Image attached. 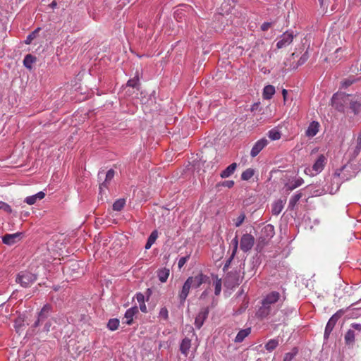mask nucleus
<instances>
[{"mask_svg":"<svg viewBox=\"0 0 361 361\" xmlns=\"http://www.w3.org/2000/svg\"><path fill=\"white\" fill-rule=\"evenodd\" d=\"M279 345V339L273 338L270 339L266 344L264 348L269 352L273 351Z\"/></svg>","mask_w":361,"mask_h":361,"instance_id":"27","label":"nucleus"},{"mask_svg":"<svg viewBox=\"0 0 361 361\" xmlns=\"http://www.w3.org/2000/svg\"><path fill=\"white\" fill-rule=\"evenodd\" d=\"M23 322V321L21 319V318L16 319L15 321L16 327L17 328L18 326H20L22 325Z\"/></svg>","mask_w":361,"mask_h":361,"instance_id":"54","label":"nucleus"},{"mask_svg":"<svg viewBox=\"0 0 361 361\" xmlns=\"http://www.w3.org/2000/svg\"><path fill=\"white\" fill-rule=\"evenodd\" d=\"M308 58V56H307V52L306 51L303 56L299 60V63L300 64H302L305 63V61Z\"/></svg>","mask_w":361,"mask_h":361,"instance_id":"49","label":"nucleus"},{"mask_svg":"<svg viewBox=\"0 0 361 361\" xmlns=\"http://www.w3.org/2000/svg\"><path fill=\"white\" fill-rule=\"evenodd\" d=\"M265 232H267L271 236L274 235V226L269 224L264 227Z\"/></svg>","mask_w":361,"mask_h":361,"instance_id":"45","label":"nucleus"},{"mask_svg":"<svg viewBox=\"0 0 361 361\" xmlns=\"http://www.w3.org/2000/svg\"><path fill=\"white\" fill-rule=\"evenodd\" d=\"M0 209L9 214L12 212L11 206L3 201H0Z\"/></svg>","mask_w":361,"mask_h":361,"instance_id":"37","label":"nucleus"},{"mask_svg":"<svg viewBox=\"0 0 361 361\" xmlns=\"http://www.w3.org/2000/svg\"><path fill=\"white\" fill-rule=\"evenodd\" d=\"M348 96H345L343 94H335L332 97L331 103L332 106L337 109L338 111H344V105L343 103L347 100Z\"/></svg>","mask_w":361,"mask_h":361,"instance_id":"9","label":"nucleus"},{"mask_svg":"<svg viewBox=\"0 0 361 361\" xmlns=\"http://www.w3.org/2000/svg\"><path fill=\"white\" fill-rule=\"evenodd\" d=\"M37 280V276L29 271H22L17 275L16 281L22 287H29Z\"/></svg>","mask_w":361,"mask_h":361,"instance_id":"4","label":"nucleus"},{"mask_svg":"<svg viewBox=\"0 0 361 361\" xmlns=\"http://www.w3.org/2000/svg\"><path fill=\"white\" fill-rule=\"evenodd\" d=\"M344 314V311L340 310L337 311L334 314L331 316V317L329 319L326 326L325 327L324 338V340H327L329 338V336L333 331L336 322L338 320L342 317Z\"/></svg>","mask_w":361,"mask_h":361,"instance_id":"6","label":"nucleus"},{"mask_svg":"<svg viewBox=\"0 0 361 361\" xmlns=\"http://www.w3.org/2000/svg\"><path fill=\"white\" fill-rule=\"evenodd\" d=\"M209 312V307L201 308L200 312L195 319V326L197 329H200L204 324V321L208 317Z\"/></svg>","mask_w":361,"mask_h":361,"instance_id":"10","label":"nucleus"},{"mask_svg":"<svg viewBox=\"0 0 361 361\" xmlns=\"http://www.w3.org/2000/svg\"><path fill=\"white\" fill-rule=\"evenodd\" d=\"M52 307L49 304H46L43 306L41 311L38 313V317H39V319H42L44 321L47 319L51 312Z\"/></svg>","mask_w":361,"mask_h":361,"instance_id":"19","label":"nucleus"},{"mask_svg":"<svg viewBox=\"0 0 361 361\" xmlns=\"http://www.w3.org/2000/svg\"><path fill=\"white\" fill-rule=\"evenodd\" d=\"M321 7L326 8L328 6V1L326 0H319Z\"/></svg>","mask_w":361,"mask_h":361,"instance_id":"51","label":"nucleus"},{"mask_svg":"<svg viewBox=\"0 0 361 361\" xmlns=\"http://www.w3.org/2000/svg\"><path fill=\"white\" fill-rule=\"evenodd\" d=\"M190 328L193 331V328L192 326H190Z\"/></svg>","mask_w":361,"mask_h":361,"instance_id":"64","label":"nucleus"},{"mask_svg":"<svg viewBox=\"0 0 361 361\" xmlns=\"http://www.w3.org/2000/svg\"><path fill=\"white\" fill-rule=\"evenodd\" d=\"M221 280L216 279L213 285L214 286L215 293H220L221 291Z\"/></svg>","mask_w":361,"mask_h":361,"instance_id":"38","label":"nucleus"},{"mask_svg":"<svg viewBox=\"0 0 361 361\" xmlns=\"http://www.w3.org/2000/svg\"><path fill=\"white\" fill-rule=\"evenodd\" d=\"M301 197H302L301 193H298V194L294 195L289 200L288 207L290 209H293Z\"/></svg>","mask_w":361,"mask_h":361,"instance_id":"32","label":"nucleus"},{"mask_svg":"<svg viewBox=\"0 0 361 361\" xmlns=\"http://www.w3.org/2000/svg\"><path fill=\"white\" fill-rule=\"evenodd\" d=\"M298 350L296 347L292 349V351L285 354L283 361H291L295 356L298 354Z\"/></svg>","mask_w":361,"mask_h":361,"instance_id":"34","label":"nucleus"},{"mask_svg":"<svg viewBox=\"0 0 361 361\" xmlns=\"http://www.w3.org/2000/svg\"><path fill=\"white\" fill-rule=\"evenodd\" d=\"M294 35L291 32H286L279 37V41L276 43V47L278 49H281L283 47H286L289 44H290L293 40Z\"/></svg>","mask_w":361,"mask_h":361,"instance_id":"8","label":"nucleus"},{"mask_svg":"<svg viewBox=\"0 0 361 361\" xmlns=\"http://www.w3.org/2000/svg\"><path fill=\"white\" fill-rule=\"evenodd\" d=\"M138 313L139 310L137 306H133L128 309L124 314V319H126L124 323L129 326L132 325L134 317Z\"/></svg>","mask_w":361,"mask_h":361,"instance_id":"13","label":"nucleus"},{"mask_svg":"<svg viewBox=\"0 0 361 361\" xmlns=\"http://www.w3.org/2000/svg\"><path fill=\"white\" fill-rule=\"evenodd\" d=\"M251 333V328H246L244 329H241L237 334L234 342L235 343H241L244 341V339L248 336Z\"/></svg>","mask_w":361,"mask_h":361,"instance_id":"17","label":"nucleus"},{"mask_svg":"<svg viewBox=\"0 0 361 361\" xmlns=\"http://www.w3.org/2000/svg\"><path fill=\"white\" fill-rule=\"evenodd\" d=\"M188 296L187 294H185V295H180V300H185L186 297Z\"/></svg>","mask_w":361,"mask_h":361,"instance_id":"59","label":"nucleus"},{"mask_svg":"<svg viewBox=\"0 0 361 361\" xmlns=\"http://www.w3.org/2000/svg\"><path fill=\"white\" fill-rule=\"evenodd\" d=\"M51 5H52V6H56V3L55 1H53V2L51 3Z\"/></svg>","mask_w":361,"mask_h":361,"instance_id":"61","label":"nucleus"},{"mask_svg":"<svg viewBox=\"0 0 361 361\" xmlns=\"http://www.w3.org/2000/svg\"><path fill=\"white\" fill-rule=\"evenodd\" d=\"M170 273L169 269L163 268L158 271L157 275L160 281L166 282L169 278Z\"/></svg>","mask_w":361,"mask_h":361,"instance_id":"26","label":"nucleus"},{"mask_svg":"<svg viewBox=\"0 0 361 361\" xmlns=\"http://www.w3.org/2000/svg\"><path fill=\"white\" fill-rule=\"evenodd\" d=\"M345 50L342 48H338L336 49L334 53L330 56L329 60L333 62H337L341 60L344 56Z\"/></svg>","mask_w":361,"mask_h":361,"instance_id":"25","label":"nucleus"},{"mask_svg":"<svg viewBox=\"0 0 361 361\" xmlns=\"http://www.w3.org/2000/svg\"><path fill=\"white\" fill-rule=\"evenodd\" d=\"M140 309L144 313L147 312V306L145 302L140 304Z\"/></svg>","mask_w":361,"mask_h":361,"instance_id":"53","label":"nucleus"},{"mask_svg":"<svg viewBox=\"0 0 361 361\" xmlns=\"http://www.w3.org/2000/svg\"><path fill=\"white\" fill-rule=\"evenodd\" d=\"M360 171V167L357 164L348 162L341 169H337L334 174V179L338 185L341 182L347 181L355 178Z\"/></svg>","mask_w":361,"mask_h":361,"instance_id":"1","label":"nucleus"},{"mask_svg":"<svg viewBox=\"0 0 361 361\" xmlns=\"http://www.w3.org/2000/svg\"><path fill=\"white\" fill-rule=\"evenodd\" d=\"M268 136L271 140H277L281 138V133L276 129H271L269 131Z\"/></svg>","mask_w":361,"mask_h":361,"instance_id":"35","label":"nucleus"},{"mask_svg":"<svg viewBox=\"0 0 361 361\" xmlns=\"http://www.w3.org/2000/svg\"><path fill=\"white\" fill-rule=\"evenodd\" d=\"M209 283V278L207 275L199 273L186 280L183 286L182 293H188L190 289L197 290L202 286L204 288L208 287Z\"/></svg>","mask_w":361,"mask_h":361,"instance_id":"2","label":"nucleus"},{"mask_svg":"<svg viewBox=\"0 0 361 361\" xmlns=\"http://www.w3.org/2000/svg\"><path fill=\"white\" fill-rule=\"evenodd\" d=\"M139 85H140L139 77H138L137 74L133 78L130 79L127 82V86H129V87H133V88L137 87L139 86Z\"/></svg>","mask_w":361,"mask_h":361,"instance_id":"36","label":"nucleus"},{"mask_svg":"<svg viewBox=\"0 0 361 361\" xmlns=\"http://www.w3.org/2000/svg\"><path fill=\"white\" fill-rule=\"evenodd\" d=\"M50 323H47L44 326V329L45 331H49V327H50Z\"/></svg>","mask_w":361,"mask_h":361,"instance_id":"58","label":"nucleus"},{"mask_svg":"<svg viewBox=\"0 0 361 361\" xmlns=\"http://www.w3.org/2000/svg\"><path fill=\"white\" fill-rule=\"evenodd\" d=\"M275 93V87L273 85H269L264 87L263 98L264 99H270L272 98Z\"/></svg>","mask_w":361,"mask_h":361,"instance_id":"24","label":"nucleus"},{"mask_svg":"<svg viewBox=\"0 0 361 361\" xmlns=\"http://www.w3.org/2000/svg\"><path fill=\"white\" fill-rule=\"evenodd\" d=\"M355 334L352 329H349L344 336L345 343L347 345H353L355 343Z\"/></svg>","mask_w":361,"mask_h":361,"instance_id":"23","label":"nucleus"},{"mask_svg":"<svg viewBox=\"0 0 361 361\" xmlns=\"http://www.w3.org/2000/svg\"><path fill=\"white\" fill-rule=\"evenodd\" d=\"M115 171L113 169H109L106 175L104 181L100 184L99 189L102 190L104 188H107L109 183L114 178Z\"/></svg>","mask_w":361,"mask_h":361,"instance_id":"22","label":"nucleus"},{"mask_svg":"<svg viewBox=\"0 0 361 361\" xmlns=\"http://www.w3.org/2000/svg\"><path fill=\"white\" fill-rule=\"evenodd\" d=\"M35 60L36 58L35 56H32L31 54H27L25 56L23 60L24 66L28 68H31L32 65L35 62Z\"/></svg>","mask_w":361,"mask_h":361,"instance_id":"30","label":"nucleus"},{"mask_svg":"<svg viewBox=\"0 0 361 361\" xmlns=\"http://www.w3.org/2000/svg\"><path fill=\"white\" fill-rule=\"evenodd\" d=\"M282 94H283V100H284V102H285L286 101V97H287V94H288V91L286 89H283L282 90Z\"/></svg>","mask_w":361,"mask_h":361,"instance_id":"56","label":"nucleus"},{"mask_svg":"<svg viewBox=\"0 0 361 361\" xmlns=\"http://www.w3.org/2000/svg\"><path fill=\"white\" fill-rule=\"evenodd\" d=\"M319 123L317 121H312L306 130L305 135L307 137H314L319 132Z\"/></svg>","mask_w":361,"mask_h":361,"instance_id":"15","label":"nucleus"},{"mask_svg":"<svg viewBox=\"0 0 361 361\" xmlns=\"http://www.w3.org/2000/svg\"><path fill=\"white\" fill-rule=\"evenodd\" d=\"M269 141L266 138H262L257 141L252 147L250 155L255 157L268 145Z\"/></svg>","mask_w":361,"mask_h":361,"instance_id":"12","label":"nucleus"},{"mask_svg":"<svg viewBox=\"0 0 361 361\" xmlns=\"http://www.w3.org/2000/svg\"><path fill=\"white\" fill-rule=\"evenodd\" d=\"M357 147H361V135H359L357 139Z\"/></svg>","mask_w":361,"mask_h":361,"instance_id":"57","label":"nucleus"},{"mask_svg":"<svg viewBox=\"0 0 361 361\" xmlns=\"http://www.w3.org/2000/svg\"><path fill=\"white\" fill-rule=\"evenodd\" d=\"M327 163V158L324 154H320L315 160L312 169L307 168L305 172L310 176H314L322 172Z\"/></svg>","mask_w":361,"mask_h":361,"instance_id":"5","label":"nucleus"},{"mask_svg":"<svg viewBox=\"0 0 361 361\" xmlns=\"http://www.w3.org/2000/svg\"><path fill=\"white\" fill-rule=\"evenodd\" d=\"M351 327L355 330L361 331V324L357 323L351 324Z\"/></svg>","mask_w":361,"mask_h":361,"instance_id":"50","label":"nucleus"},{"mask_svg":"<svg viewBox=\"0 0 361 361\" xmlns=\"http://www.w3.org/2000/svg\"><path fill=\"white\" fill-rule=\"evenodd\" d=\"M254 173L255 171L252 169H247L242 173L241 178L243 180H248L254 176Z\"/></svg>","mask_w":361,"mask_h":361,"instance_id":"33","label":"nucleus"},{"mask_svg":"<svg viewBox=\"0 0 361 361\" xmlns=\"http://www.w3.org/2000/svg\"><path fill=\"white\" fill-rule=\"evenodd\" d=\"M245 219V215L244 213H241L235 219V225L236 227H239L244 221Z\"/></svg>","mask_w":361,"mask_h":361,"instance_id":"41","label":"nucleus"},{"mask_svg":"<svg viewBox=\"0 0 361 361\" xmlns=\"http://www.w3.org/2000/svg\"><path fill=\"white\" fill-rule=\"evenodd\" d=\"M286 202V200H278L276 201L273 205L271 209L272 214L279 215L283 210L284 207V204Z\"/></svg>","mask_w":361,"mask_h":361,"instance_id":"16","label":"nucleus"},{"mask_svg":"<svg viewBox=\"0 0 361 361\" xmlns=\"http://www.w3.org/2000/svg\"><path fill=\"white\" fill-rule=\"evenodd\" d=\"M237 168V164L233 163L230 164L228 167L226 168L224 171H221L220 176L222 178H226L231 176L235 171Z\"/></svg>","mask_w":361,"mask_h":361,"instance_id":"21","label":"nucleus"},{"mask_svg":"<svg viewBox=\"0 0 361 361\" xmlns=\"http://www.w3.org/2000/svg\"><path fill=\"white\" fill-rule=\"evenodd\" d=\"M360 150H361V147H357V145H356L355 147V149H354V152H353L354 155L357 156L360 153Z\"/></svg>","mask_w":361,"mask_h":361,"instance_id":"55","label":"nucleus"},{"mask_svg":"<svg viewBox=\"0 0 361 361\" xmlns=\"http://www.w3.org/2000/svg\"><path fill=\"white\" fill-rule=\"evenodd\" d=\"M45 197V193L44 192H39L37 194L27 197L25 199V202H26L29 205L34 204L37 200H42Z\"/></svg>","mask_w":361,"mask_h":361,"instance_id":"20","label":"nucleus"},{"mask_svg":"<svg viewBox=\"0 0 361 361\" xmlns=\"http://www.w3.org/2000/svg\"><path fill=\"white\" fill-rule=\"evenodd\" d=\"M189 258H190V255L180 257L178 262V268L181 269L185 264V263L188 262Z\"/></svg>","mask_w":361,"mask_h":361,"instance_id":"42","label":"nucleus"},{"mask_svg":"<svg viewBox=\"0 0 361 361\" xmlns=\"http://www.w3.org/2000/svg\"><path fill=\"white\" fill-rule=\"evenodd\" d=\"M233 245V254L232 255H234L237 251L238 246V236H235L231 241Z\"/></svg>","mask_w":361,"mask_h":361,"instance_id":"43","label":"nucleus"},{"mask_svg":"<svg viewBox=\"0 0 361 361\" xmlns=\"http://www.w3.org/2000/svg\"><path fill=\"white\" fill-rule=\"evenodd\" d=\"M43 322V320H42V319H39V317H37V320L35 322V323L32 324V327H33V328H37V327H38V326L40 325V324H41V322Z\"/></svg>","mask_w":361,"mask_h":361,"instance_id":"52","label":"nucleus"},{"mask_svg":"<svg viewBox=\"0 0 361 361\" xmlns=\"http://www.w3.org/2000/svg\"><path fill=\"white\" fill-rule=\"evenodd\" d=\"M149 295H150L149 294H147V299H146V300H147V301H148V300H149Z\"/></svg>","mask_w":361,"mask_h":361,"instance_id":"60","label":"nucleus"},{"mask_svg":"<svg viewBox=\"0 0 361 361\" xmlns=\"http://www.w3.org/2000/svg\"><path fill=\"white\" fill-rule=\"evenodd\" d=\"M157 237V232L156 231H153L147 239V243L145 245V249H149L152 247V245L154 243Z\"/></svg>","mask_w":361,"mask_h":361,"instance_id":"29","label":"nucleus"},{"mask_svg":"<svg viewBox=\"0 0 361 361\" xmlns=\"http://www.w3.org/2000/svg\"><path fill=\"white\" fill-rule=\"evenodd\" d=\"M271 27V23H267V22H265L264 23L262 26H261V29L263 31H267L268 30V29Z\"/></svg>","mask_w":361,"mask_h":361,"instance_id":"47","label":"nucleus"},{"mask_svg":"<svg viewBox=\"0 0 361 361\" xmlns=\"http://www.w3.org/2000/svg\"><path fill=\"white\" fill-rule=\"evenodd\" d=\"M147 293H150V289H147Z\"/></svg>","mask_w":361,"mask_h":361,"instance_id":"62","label":"nucleus"},{"mask_svg":"<svg viewBox=\"0 0 361 361\" xmlns=\"http://www.w3.org/2000/svg\"><path fill=\"white\" fill-rule=\"evenodd\" d=\"M350 107L355 114L361 112V94L353 97L350 102Z\"/></svg>","mask_w":361,"mask_h":361,"instance_id":"14","label":"nucleus"},{"mask_svg":"<svg viewBox=\"0 0 361 361\" xmlns=\"http://www.w3.org/2000/svg\"><path fill=\"white\" fill-rule=\"evenodd\" d=\"M222 186L224 187H226V188H231L233 187L234 185V181L233 180H224V182L221 183V184Z\"/></svg>","mask_w":361,"mask_h":361,"instance_id":"44","label":"nucleus"},{"mask_svg":"<svg viewBox=\"0 0 361 361\" xmlns=\"http://www.w3.org/2000/svg\"><path fill=\"white\" fill-rule=\"evenodd\" d=\"M279 295H266L262 300V306L258 309L256 314L258 318L264 319L268 317L274 305L279 301Z\"/></svg>","mask_w":361,"mask_h":361,"instance_id":"3","label":"nucleus"},{"mask_svg":"<svg viewBox=\"0 0 361 361\" xmlns=\"http://www.w3.org/2000/svg\"><path fill=\"white\" fill-rule=\"evenodd\" d=\"M303 183V180L301 178H299L296 179L294 183L292 184V185L289 186V190H293L295 189L296 188L300 186Z\"/></svg>","mask_w":361,"mask_h":361,"instance_id":"40","label":"nucleus"},{"mask_svg":"<svg viewBox=\"0 0 361 361\" xmlns=\"http://www.w3.org/2000/svg\"><path fill=\"white\" fill-rule=\"evenodd\" d=\"M35 32H33L32 34L29 35L27 37V39L25 40L26 44H30L32 40L35 38Z\"/></svg>","mask_w":361,"mask_h":361,"instance_id":"46","label":"nucleus"},{"mask_svg":"<svg viewBox=\"0 0 361 361\" xmlns=\"http://www.w3.org/2000/svg\"><path fill=\"white\" fill-rule=\"evenodd\" d=\"M159 317L164 319V320H167L169 318V312L166 307L161 308L159 311Z\"/></svg>","mask_w":361,"mask_h":361,"instance_id":"39","label":"nucleus"},{"mask_svg":"<svg viewBox=\"0 0 361 361\" xmlns=\"http://www.w3.org/2000/svg\"><path fill=\"white\" fill-rule=\"evenodd\" d=\"M255 244V238L251 234H244L241 237L240 242V248L244 252L250 251Z\"/></svg>","mask_w":361,"mask_h":361,"instance_id":"7","label":"nucleus"},{"mask_svg":"<svg viewBox=\"0 0 361 361\" xmlns=\"http://www.w3.org/2000/svg\"><path fill=\"white\" fill-rule=\"evenodd\" d=\"M191 347V339L188 337L184 338L180 345V351L182 354L187 355Z\"/></svg>","mask_w":361,"mask_h":361,"instance_id":"18","label":"nucleus"},{"mask_svg":"<svg viewBox=\"0 0 361 361\" xmlns=\"http://www.w3.org/2000/svg\"><path fill=\"white\" fill-rule=\"evenodd\" d=\"M126 204L125 199H118L113 204V209L119 212L123 209Z\"/></svg>","mask_w":361,"mask_h":361,"instance_id":"31","label":"nucleus"},{"mask_svg":"<svg viewBox=\"0 0 361 361\" xmlns=\"http://www.w3.org/2000/svg\"><path fill=\"white\" fill-rule=\"evenodd\" d=\"M120 321L117 318L110 319L107 323V328L111 331H116L119 326Z\"/></svg>","mask_w":361,"mask_h":361,"instance_id":"28","label":"nucleus"},{"mask_svg":"<svg viewBox=\"0 0 361 361\" xmlns=\"http://www.w3.org/2000/svg\"><path fill=\"white\" fill-rule=\"evenodd\" d=\"M136 299L140 304L145 302V295H136Z\"/></svg>","mask_w":361,"mask_h":361,"instance_id":"48","label":"nucleus"},{"mask_svg":"<svg viewBox=\"0 0 361 361\" xmlns=\"http://www.w3.org/2000/svg\"><path fill=\"white\" fill-rule=\"evenodd\" d=\"M23 234L21 232H17L13 234H6L2 237V242L8 245H13L19 242Z\"/></svg>","mask_w":361,"mask_h":361,"instance_id":"11","label":"nucleus"},{"mask_svg":"<svg viewBox=\"0 0 361 361\" xmlns=\"http://www.w3.org/2000/svg\"><path fill=\"white\" fill-rule=\"evenodd\" d=\"M101 176H102V173H99V178H101Z\"/></svg>","mask_w":361,"mask_h":361,"instance_id":"63","label":"nucleus"}]
</instances>
